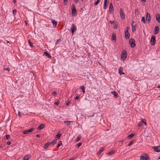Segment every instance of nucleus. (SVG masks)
<instances>
[{"instance_id": "obj_29", "label": "nucleus", "mask_w": 160, "mask_h": 160, "mask_svg": "<svg viewBox=\"0 0 160 160\" xmlns=\"http://www.w3.org/2000/svg\"><path fill=\"white\" fill-rule=\"evenodd\" d=\"M141 21L144 23H146V22L145 20V18L144 17H142L141 19Z\"/></svg>"}, {"instance_id": "obj_25", "label": "nucleus", "mask_w": 160, "mask_h": 160, "mask_svg": "<svg viewBox=\"0 0 160 160\" xmlns=\"http://www.w3.org/2000/svg\"><path fill=\"white\" fill-rule=\"evenodd\" d=\"M111 93L113 94L114 95V96L116 98L118 96V94L115 91H113V92H111Z\"/></svg>"}, {"instance_id": "obj_54", "label": "nucleus", "mask_w": 160, "mask_h": 160, "mask_svg": "<svg viewBox=\"0 0 160 160\" xmlns=\"http://www.w3.org/2000/svg\"><path fill=\"white\" fill-rule=\"evenodd\" d=\"M36 137L37 138H39L40 137V135H39L37 134L36 135Z\"/></svg>"}, {"instance_id": "obj_37", "label": "nucleus", "mask_w": 160, "mask_h": 160, "mask_svg": "<svg viewBox=\"0 0 160 160\" xmlns=\"http://www.w3.org/2000/svg\"><path fill=\"white\" fill-rule=\"evenodd\" d=\"M100 2V0H97V1L95 2L94 3V5L96 6Z\"/></svg>"}, {"instance_id": "obj_5", "label": "nucleus", "mask_w": 160, "mask_h": 160, "mask_svg": "<svg viewBox=\"0 0 160 160\" xmlns=\"http://www.w3.org/2000/svg\"><path fill=\"white\" fill-rule=\"evenodd\" d=\"M77 12L75 6L74 4L72 5V16H74V14H75Z\"/></svg>"}, {"instance_id": "obj_26", "label": "nucleus", "mask_w": 160, "mask_h": 160, "mask_svg": "<svg viewBox=\"0 0 160 160\" xmlns=\"http://www.w3.org/2000/svg\"><path fill=\"white\" fill-rule=\"evenodd\" d=\"M114 152L113 150H111L110 152H108L107 153V154L108 155H111L114 153Z\"/></svg>"}, {"instance_id": "obj_30", "label": "nucleus", "mask_w": 160, "mask_h": 160, "mask_svg": "<svg viewBox=\"0 0 160 160\" xmlns=\"http://www.w3.org/2000/svg\"><path fill=\"white\" fill-rule=\"evenodd\" d=\"M61 136V134L59 133H58L56 136L55 137L58 139L60 138Z\"/></svg>"}, {"instance_id": "obj_46", "label": "nucleus", "mask_w": 160, "mask_h": 160, "mask_svg": "<svg viewBox=\"0 0 160 160\" xmlns=\"http://www.w3.org/2000/svg\"><path fill=\"white\" fill-rule=\"evenodd\" d=\"M57 94V92H56L54 91L52 93V95H53L54 96H55Z\"/></svg>"}, {"instance_id": "obj_36", "label": "nucleus", "mask_w": 160, "mask_h": 160, "mask_svg": "<svg viewBox=\"0 0 160 160\" xmlns=\"http://www.w3.org/2000/svg\"><path fill=\"white\" fill-rule=\"evenodd\" d=\"M28 43L29 44V45L32 47H33V43L30 40H28Z\"/></svg>"}, {"instance_id": "obj_56", "label": "nucleus", "mask_w": 160, "mask_h": 160, "mask_svg": "<svg viewBox=\"0 0 160 160\" xmlns=\"http://www.w3.org/2000/svg\"><path fill=\"white\" fill-rule=\"evenodd\" d=\"M75 0V2L76 3H78V2L79 1V0Z\"/></svg>"}, {"instance_id": "obj_24", "label": "nucleus", "mask_w": 160, "mask_h": 160, "mask_svg": "<svg viewBox=\"0 0 160 160\" xmlns=\"http://www.w3.org/2000/svg\"><path fill=\"white\" fill-rule=\"evenodd\" d=\"M104 150V148H102L101 149H100L99 151L97 153V154L99 155L101 154L102 152Z\"/></svg>"}, {"instance_id": "obj_55", "label": "nucleus", "mask_w": 160, "mask_h": 160, "mask_svg": "<svg viewBox=\"0 0 160 160\" xmlns=\"http://www.w3.org/2000/svg\"><path fill=\"white\" fill-rule=\"evenodd\" d=\"M18 116H19V117H20V112H18Z\"/></svg>"}, {"instance_id": "obj_45", "label": "nucleus", "mask_w": 160, "mask_h": 160, "mask_svg": "<svg viewBox=\"0 0 160 160\" xmlns=\"http://www.w3.org/2000/svg\"><path fill=\"white\" fill-rule=\"evenodd\" d=\"M82 145V143L81 142H79L78 143V144L77 145V147L78 148L79 147Z\"/></svg>"}, {"instance_id": "obj_58", "label": "nucleus", "mask_w": 160, "mask_h": 160, "mask_svg": "<svg viewBox=\"0 0 160 160\" xmlns=\"http://www.w3.org/2000/svg\"><path fill=\"white\" fill-rule=\"evenodd\" d=\"M144 124L145 125H147V122H145L144 121Z\"/></svg>"}, {"instance_id": "obj_28", "label": "nucleus", "mask_w": 160, "mask_h": 160, "mask_svg": "<svg viewBox=\"0 0 160 160\" xmlns=\"http://www.w3.org/2000/svg\"><path fill=\"white\" fill-rule=\"evenodd\" d=\"M144 121H141L139 122L138 124V126L139 127L141 126L144 123Z\"/></svg>"}, {"instance_id": "obj_21", "label": "nucleus", "mask_w": 160, "mask_h": 160, "mask_svg": "<svg viewBox=\"0 0 160 160\" xmlns=\"http://www.w3.org/2000/svg\"><path fill=\"white\" fill-rule=\"evenodd\" d=\"M116 34L114 33H113L112 35V40H116Z\"/></svg>"}, {"instance_id": "obj_20", "label": "nucleus", "mask_w": 160, "mask_h": 160, "mask_svg": "<svg viewBox=\"0 0 160 160\" xmlns=\"http://www.w3.org/2000/svg\"><path fill=\"white\" fill-rule=\"evenodd\" d=\"M31 155H28L26 156L24 158L22 159V160H28L30 158Z\"/></svg>"}, {"instance_id": "obj_3", "label": "nucleus", "mask_w": 160, "mask_h": 160, "mask_svg": "<svg viewBox=\"0 0 160 160\" xmlns=\"http://www.w3.org/2000/svg\"><path fill=\"white\" fill-rule=\"evenodd\" d=\"M148 158H149V157L146 153L144 155L142 154L140 156L141 160H148Z\"/></svg>"}, {"instance_id": "obj_42", "label": "nucleus", "mask_w": 160, "mask_h": 160, "mask_svg": "<svg viewBox=\"0 0 160 160\" xmlns=\"http://www.w3.org/2000/svg\"><path fill=\"white\" fill-rule=\"evenodd\" d=\"M138 9H136L135 10V13L136 14H138Z\"/></svg>"}, {"instance_id": "obj_9", "label": "nucleus", "mask_w": 160, "mask_h": 160, "mask_svg": "<svg viewBox=\"0 0 160 160\" xmlns=\"http://www.w3.org/2000/svg\"><path fill=\"white\" fill-rule=\"evenodd\" d=\"M154 151L157 152H160V146H156L153 147Z\"/></svg>"}, {"instance_id": "obj_51", "label": "nucleus", "mask_w": 160, "mask_h": 160, "mask_svg": "<svg viewBox=\"0 0 160 160\" xmlns=\"http://www.w3.org/2000/svg\"><path fill=\"white\" fill-rule=\"evenodd\" d=\"M70 103V101H68V102H66V105L68 106V105Z\"/></svg>"}, {"instance_id": "obj_2", "label": "nucleus", "mask_w": 160, "mask_h": 160, "mask_svg": "<svg viewBox=\"0 0 160 160\" xmlns=\"http://www.w3.org/2000/svg\"><path fill=\"white\" fill-rule=\"evenodd\" d=\"M127 57V52L126 50H123L122 52L121 55V57L122 58H123L124 60Z\"/></svg>"}, {"instance_id": "obj_31", "label": "nucleus", "mask_w": 160, "mask_h": 160, "mask_svg": "<svg viewBox=\"0 0 160 160\" xmlns=\"http://www.w3.org/2000/svg\"><path fill=\"white\" fill-rule=\"evenodd\" d=\"M118 28V24H117L116 22L114 23L113 24V28L115 29H116L117 28Z\"/></svg>"}, {"instance_id": "obj_38", "label": "nucleus", "mask_w": 160, "mask_h": 160, "mask_svg": "<svg viewBox=\"0 0 160 160\" xmlns=\"http://www.w3.org/2000/svg\"><path fill=\"white\" fill-rule=\"evenodd\" d=\"M134 142V141L133 140H132L128 144V146H131Z\"/></svg>"}, {"instance_id": "obj_39", "label": "nucleus", "mask_w": 160, "mask_h": 160, "mask_svg": "<svg viewBox=\"0 0 160 160\" xmlns=\"http://www.w3.org/2000/svg\"><path fill=\"white\" fill-rule=\"evenodd\" d=\"M61 41V39H59L58 40L57 42L55 43V45H56Z\"/></svg>"}, {"instance_id": "obj_61", "label": "nucleus", "mask_w": 160, "mask_h": 160, "mask_svg": "<svg viewBox=\"0 0 160 160\" xmlns=\"http://www.w3.org/2000/svg\"><path fill=\"white\" fill-rule=\"evenodd\" d=\"M7 43H9V44L10 43L8 41H7Z\"/></svg>"}, {"instance_id": "obj_40", "label": "nucleus", "mask_w": 160, "mask_h": 160, "mask_svg": "<svg viewBox=\"0 0 160 160\" xmlns=\"http://www.w3.org/2000/svg\"><path fill=\"white\" fill-rule=\"evenodd\" d=\"M81 136H78V138H77V139L76 141L77 142L79 141L81 139Z\"/></svg>"}, {"instance_id": "obj_12", "label": "nucleus", "mask_w": 160, "mask_h": 160, "mask_svg": "<svg viewBox=\"0 0 160 160\" xmlns=\"http://www.w3.org/2000/svg\"><path fill=\"white\" fill-rule=\"evenodd\" d=\"M154 33L155 34H157L159 32V28L158 26H156L154 28Z\"/></svg>"}, {"instance_id": "obj_4", "label": "nucleus", "mask_w": 160, "mask_h": 160, "mask_svg": "<svg viewBox=\"0 0 160 160\" xmlns=\"http://www.w3.org/2000/svg\"><path fill=\"white\" fill-rule=\"evenodd\" d=\"M150 42L151 43V45L152 46L156 44V38L154 35H152L151 37Z\"/></svg>"}, {"instance_id": "obj_18", "label": "nucleus", "mask_w": 160, "mask_h": 160, "mask_svg": "<svg viewBox=\"0 0 160 160\" xmlns=\"http://www.w3.org/2000/svg\"><path fill=\"white\" fill-rule=\"evenodd\" d=\"M119 73L120 75L122 74H124L125 73L124 72H123V69L122 68V67H120L119 68Z\"/></svg>"}, {"instance_id": "obj_57", "label": "nucleus", "mask_w": 160, "mask_h": 160, "mask_svg": "<svg viewBox=\"0 0 160 160\" xmlns=\"http://www.w3.org/2000/svg\"><path fill=\"white\" fill-rule=\"evenodd\" d=\"M142 1L145 3L146 2V0H141Z\"/></svg>"}, {"instance_id": "obj_13", "label": "nucleus", "mask_w": 160, "mask_h": 160, "mask_svg": "<svg viewBox=\"0 0 160 160\" xmlns=\"http://www.w3.org/2000/svg\"><path fill=\"white\" fill-rule=\"evenodd\" d=\"M125 38L126 39H128L130 37V33L128 31H126L125 32Z\"/></svg>"}, {"instance_id": "obj_17", "label": "nucleus", "mask_w": 160, "mask_h": 160, "mask_svg": "<svg viewBox=\"0 0 160 160\" xmlns=\"http://www.w3.org/2000/svg\"><path fill=\"white\" fill-rule=\"evenodd\" d=\"M51 22L53 24V27L54 28H55L57 26V22L54 20L52 19L51 20Z\"/></svg>"}, {"instance_id": "obj_41", "label": "nucleus", "mask_w": 160, "mask_h": 160, "mask_svg": "<svg viewBox=\"0 0 160 160\" xmlns=\"http://www.w3.org/2000/svg\"><path fill=\"white\" fill-rule=\"evenodd\" d=\"M109 23L111 24H114V23H115L116 22H117V21H109Z\"/></svg>"}, {"instance_id": "obj_49", "label": "nucleus", "mask_w": 160, "mask_h": 160, "mask_svg": "<svg viewBox=\"0 0 160 160\" xmlns=\"http://www.w3.org/2000/svg\"><path fill=\"white\" fill-rule=\"evenodd\" d=\"M4 69L8 71V72H9L10 71V68H5Z\"/></svg>"}, {"instance_id": "obj_47", "label": "nucleus", "mask_w": 160, "mask_h": 160, "mask_svg": "<svg viewBox=\"0 0 160 160\" xmlns=\"http://www.w3.org/2000/svg\"><path fill=\"white\" fill-rule=\"evenodd\" d=\"M68 2V0H64V3L65 5H66Z\"/></svg>"}, {"instance_id": "obj_52", "label": "nucleus", "mask_w": 160, "mask_h": 160, "mask_svg": "<svg viewBox=\"0 0 160 160\" xmlns=\"http://www.w3.org/2000/svg\"><path fill=\"white\" fill-rule=\"evenodd\" d=\"M7 144L8 145H10L11 144V143L10 142H7Z\"/></svg>"}, {"instance_id": "obj_35", "label": "nucleus", "mask_w": 160, "mask_h": 160, "mask_svg": "<svg viewBox=\"0 0 160 160\" xmlns=\"http://www.w3.org/2000/svg\"><path fill=\"white\" fill-rule=\"evenodd\" d=\"M72 122H73V121H65L64 122V123H67V125L68 126L70 124V123Z\"/></svg>"}, {"instance_id": "obj_43", "label": "nucleus", "mask_w": 160, "mask_h": 160, "mask_svg": "<svg viewBox=\"0 0 160 160\" xmlns=\"http://www.w3.org/2000/svg\"><path fill=\"white\" fill-rule=\"evenodd\" d=\"M10 138V135H7L6 136V138L8 140Z\"/></svg>"}, {"instance_id": "obj_14", "label": "nucleus", "mask_w": 160, "mask_h": 160, "mask_svg": "<svg viewBox=\"0 0 160 160\" xmlns=\"http://www.w3.org/2000/svg\"><path fill=\"white\" fill-rule=\"evenodd\" d=\"M45 125L44 124H41L39 125L37 128L38 130H41L44 128Z\"/></svg>"}, {"instance_id": "obj_50", "label": "nucleus", "mask_w": 160, "mask_h": 160, "mask_svg": "<svg viewBox=\"0 0 160 160\" xmlns=\"http://www.w3.org/2000/svg\"><path fill=\"white\" fill-rule=\"evenodd\" d=\"M54 104H55V105H58L59 104V102H58V101H57V102H56L54 103Z\"/></svg>"}, {"instance_id": "obj_27", "label": "nucleus", "mask_w": 160, "mask_h": 160, "mask_svg": "<svg viewBox=\"0 0 160 160\" xmlns=\"http://www.w3.org/2000/svg\"><path fill=\"white\" fill-rule=\"evenodd\" d=\"M134 136V134L133 133L131 134L128 135L127 137V138L128 139H131Z\"/></svg>"}, {"instance_id": "obj_64", "label": "nucleus", "mask_w": 160, "mask_h": 160, "mask_svg": "<svg viewBox=\"0 0 160 160\" xmlns=\"http://www.w3.org/2000/svg\"><path fill=\"white\" fill-rule=\"evenodd\" d=\"M158 88H160V85L158 87Z\"/></svg>"}, {"instance_id": "obj_19", "label": "nucleus", "mask_w": 160, "mask_h": 160, "mask_svg": "<svg viewBox=\"0 0 160 160\" xmlns=\"http://www.w3.org/2000/svg\"><path fill=\"white\" fill-rule=\"evenodd\" d=\"M44 55L46 56H47L48 58H51V56L50 54L48 53L47 52H44Z\"/></svg>"}, {"instance_id": "obj_53", "label": "nucleus", "mask_w": 160, "mask_h": 160, "mask_svg": "<svg viewBox=\"0 0 160 160\" xmlns=\"http://www.w3.org/2000/svg\"><path fill=\"white\" fill-rule=\"evenodd\" d=\"M130 29V28L129 27H128L127 28V30L126 31H128Z\"/></svg>"}, {"instance_id": "obj_32", "label": "nucleus", "mask_w": 160, "mask_h": 160, "mask_svg": "<svg viewBox=\"0 0 160 160\" xmlns=\"http://www.w3.org/2000/svg\"><path fill=\"white\" fill-rule=\"evenodd\" d=\"M62 145V142L61 141H60L58 142V145L57 146V148H58L61 146Z\"/></svg>"}, {"instance_id": "obj_8", "label": "nucleus", "mask_w": 160, "mask_h": 160, "mask_svg": "<svg viewBox=\"0 0 160 160\" xmlns=\"http://www.w3.org/2000/svg\"><path fill=\"white\" fill-rule=\"evenodd\" d=\"M70 30L72 34L77 30L76 27L74 24H72Z\"/></svg>"}, {"instance_id": "obj_63", "label": "nucleus", "mask_w": 160, "mask_h": 160, "mask_svg": "<svg viewBox=\"0 0 160 160\" xmlns=\"http://www.w3.org/2000/svg\"><path fill=\"white\" fill-rule=\"evenodd\" d=\"M25 23L27 25V21H25Z\"/></svg>"}, {"instance_id": "obj_10", "label": "nucleus", "mask_w": 160, "mask_h": 160, "mask_svg": "<svg viewBox=\"0 0 160 160\" xmlns=\"http://www.w3.org/2000/svg\"><path fill=\"white\" fill-rule=\"evenodd\" d=\"M146 19L147 21L148 22V23H149L151 20V17L150 14L148 12L147 13Z\"/></svg>"}, {"instance_id": "obj_7", "label": "nucleus", "mask_w": 160, "mask_h": 160, "mask_svg": "<svg viewBox=\"0 0 160 160\" xmlns=\"http://www.w3.org/2000/svg\"><path fill=\"white\" fill-rule=\"evenodd\" d=\"M34 129V128H31L29 130L23 131L22 133L24 134H27L33 131Z\"/></svg>"}, {"instance_id": "obj_44", "label": "nucleus", "mask_w": 160, "mask_h": 160, "mask_svg": "<svg viewBox=\"0 0 160 160\" xmlns=\"http://www.w3.org/2000/svg\"><path fill=\"white\" fill-rule=\"evenodd\" d=\"M17 12V11L15 9H14V10H13V11H12L14 15Z\"/></svg>"}, {"instance_id": "obj_16", "label": "nucleus", "mask_w": 160, "mask_h": 160, "mask_svg": "<svg viewBox=\"0 0 160 160\" xmlns=\"http://www.w3.org/2000/svg\"><path fill=\"white\" fill-rule=\"evenodd\" d=\"M134 23V22L133 21L132 24V30L133 32H134L136 31V28L135 27L136 25V24L134 25H133V23Z\"/></svg>"}, {"instance_id": "obj_1", "label": "nucleus", "mask_w": 160, "mask_h": 160, "mask_svg": "<svg viewBox=\"0 0 160 160\" xmlns=\"http://www.w3.org/2000/svg\"><path fill=\"white\" fill-rule=\"evenodd\" d=\"M129 43L130 44L131 48H134L136 46L135 40L133 38H131L129 40Z\"/></svg>"}, {"instance_id": "obj_34", "label": "nucleus", "mask_w": 160, "mask_h": 160, "mask_svg": "<svg viewBox=\"0 0 160 160\" xmlns=\"http://www.w3.org/2000/svg\"><path fill=\"white\" fill-rule=\"evenodd\" d=\"M107 2H104V6H103V9H105L107 8Z\"/></svg>"}, {"instance_id": "obj_22", "label": "nucleus", "mask_w": 160, "mask_h": 160, "mask_svg": "<svg viewBox=\"0 0 160 160\" xmlns=\"http://www.w3.org/2000/svg\"><path fill=\"white\" fill-rule=\"evenodd\" d=\"M50 144V142H48L46 143L43 146V148L45 149H46L48 148V146Z\"/></svg>"}, {"instance_id": "obj_15", "label": "nucleus", "mask_w": 160, "mask_h": 160, "mask_svg": "<svg viewBox=\"0 0 160 160\" xmlns=\"http://www.w3.org/2000/svg\"><path fill=\"white\" fill-rule=\"evenodd\" d=\"M113 5L112 3H110L109 4V12L110 13H111V12L112 11H113Z\"/></svg>"}, {"instance_id": "obj_23", "label": "nucleus", "mask_w": 160, "mask_h": 160, "mask_svg": "<svg viewBox=\"0 0 160 160\" xmlns=\"http://www.w3.org/2000/svg\"><path fill=\"white\" fill-rule=\"evenodd\" d=\"M57 141V139L55 138L53 140H52L51 142H50V144H52L53 146H54L55 144L56 143Z\"/></svg>"}, {"instance_id": "obj_33", "label": "nucleus", "mask_w": 160, "mask_h": 160, "mask_svg": "<svg viewBox=\"0 0 160 160\" xmlns=\"http://www.w3.org/2000/svg\"><path fill=\"white\" fill-rule=\"evenodd\" d=\"M80 88L82 90L83 92L84 93H85V90H84L85 88H84V87L83 86H80Z\"/></svg>"}, {"instance_id": "obj_11", "label": "nucleus", "mask_w": 160, "mask_h": 160, "mask_svg": "<svg viewBox=\"0 0 160 160\" xmlns=\"http://www.w3.org/2000/svg\"><path fill=\"white\" fill-rule=\"evenodd\" d=\"M156 20L159 22H160V16L159 13H157L155 15Z\"/></svg>"}, {"instance_id": "obj_62", "label": "nucleus", "mask_w": 160, "mask_h": 160, "mask_svg": "<svg viewBox=\"0 0 160 160\" xmlns=\"http://www.w3.org/2000/svg\"><path fill=\"white\" fill-rule=\"evenodd\" d=\"M68 160H73V159L72 158H70Z\"/></svg>"}, {"instance_id": "obj_48", "label": "nucleus", "mask_w": 160, "mask_h": 160, "mask_svg": "<svg viewBox=\"0 0 160 160\" xmlns=\"http://www.w3.org/2000/svg\"><path fill=\"white\" fill-rule=\"evenodd\" d=\"M79 97H80L79 95H78V96L75 97V99L76 100H78L79 98Z\"/></svg>"}, {"instance_id": "obj_60", "label": "nucleus", "mask_w": 160, "mask_h": 160, "mask_svg": "<svg viewBox=\"0 0 160 160\" xmlns=\"http://www.w3.org/2000/svg\"><path fill=\"white\" fill-rule=\"evenodd\" d=\"M107 0H104V2H107Z\"/></svg>"}, {"instance_id": "obj_59", "label": "nucleus", "mask_w": 160, "mask_h": 160, "mask_svg": "<svg viewBox=\"0 0 160 160\" xmlns=\"http://www.w3.org/2000/svg\"><path fill=\"white\" fill-rule=\"evenodd\" d=\"M16 1L15 0H14L13 1V2L14 3H15V2H16Z\"/></svg>"}, {"instance_id": "obj_6", "label": "nucleus", "mask_w": 160, "mask_h": 160, "mask_svg": "<svg viewBox=\"0 0 160 160\" xmlns=\"http://www.w3.org/2000/svg\"><path fill=\"white\" fill-rule=\"evenodd\" d=\"M120 14L122 19H125V14L123 12L122 8H120Z\"/></svg>"}]
</instances>
